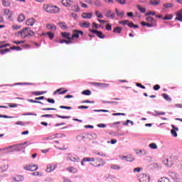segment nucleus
Wrapping results in <instances>:
<instances>
[{"label": "nucleus", "mask_w": 182, "mask_h": 182, "mask_svg": "<svg viewBox=\"0 0 182 182\" xmlns=\"http://www.w3.org/2000/svg\"><path fill=\"white\" fill-rule=\"evenodd\" d=\"M17 36H21V38H31V36H35V33L33 31L29 30V28H23L20 31L17 32Z\"/></svg>", "instance_id": "1"}, {"label": "nucleus", "mask_w": 182, "mask_h": 182, "mask_svg": "<svg viewBox=\"0 0 182 182\" xmlns=\"http://www.w3.org/2000/svg\"><path fill=\"white\" fill-rule=\"evenodd\" d=\"M43 9L48 14H58L60 11L58 6L52 4H43Z\"/></svg>", "instance_id": "2"}, {"label": "nucleus", "mask_w": 182, "mask_h": 182, "mask_svg": "<svg viewBox=\"0 0 182 182\" xmlns=\"http://www.w3.org/2000/svg\"><path fill=\"white\" fill-rule=\"evenodd\" d=\"M92 162L90 164V166H92V167H102V166H105V162L102 159H97L94 161H91Z\"/></svg>", "instance_id": "3"}, {"label": "nucleus", "mask_w": 182, "mask_h": 182, "mask_svg": "<svg viewBox=\"0 0 182 182\" xmlns=\"http://www.w3.org/2000/svg\"><path fill=\"white\" fill-rule=\"evenodd\" d=\"M162 162L165 166H167V167H171L173 166V159L171 156H166L162 158Z\"/></svg>", "instance_id": "4"}, {"label": "nucleus", "mask_w": 182, "mask_h": 182, "mask_svg": "<svg viewBox=\"0 0 182 182\" xmlns=\"http://www.w3.org/2000/svg\"><path fill=\"white\" fill-rule=\"evenodd\" d=\"M79 35H81V36H83V31L80 30H74L73 31V35L71 36V41H73V39H79Z\"/></svg>", "instance_id": "5"}, {"label": "nucleus", "mask_w": 182, "mask_h": 182, "mask_svg": "<svg viewBox=\"0 0 182 182\" xmlns=\"http://www.w3.org/2000/svg\"><path fill=\"white\" fill-rule=\"evenodd\" d=\"M90 32H92V33H94L95 35H97L100 39H105V36L103 34L102 31H99L97 30H93L92 28H90Z\"/></svg>", "instance_id": "6"}, {"label": "nucleus", "mask_w": 182, "mask_h": 182, "mask_svg": "<svg viewBox=\"0 0 182 182\" xmlns=\"http://www.w3.org/2000/svg\"><path fill=\"white\" fill-rule=\"evenodd\" d=\"M64 137H66V135L63 134H54L51 135L48 137H47V140H55V139H63Z\"/></svg>", "instance_id": "7"}, {"label": "nucleus", "mask_w": 182, "mask_h": 182, "mask_svg": "<svg viewBox=\"0 0 182 182\" xmlns=\"http://www.w3.org/2000/svg\"><path fill=\"white\" fill-rule=\"evenodd\" d=\"M139 181L140 182H149L150 181V176L145 173H141L139 175Z\"/></svg>", "instance_id": "8"}, {"label": "nucleus", "mask_w": 182, "mask_h": 182, "mask_svg": "<svg viewBox=\"0 0 182 182\" xmlns=\"http://www.w3.org/2000/svg\"><path fill=\"white\" fill-rule=\"evenodd\" d=\"M24 170H28L29 171H36L38 170V165L31 164L24 166Z\"/></svg>", "instance_id": "9"}, {"label": "nucleus", "mask_w": 182, "mask_h": 182, "mask_svg": "<svg viewBox=\"0 0 182 182\" xmlns=\"http://www.w3.org/2000/svg\"><path fill=\"white\" fill-rule=\"evenodd\" d=\"M66 156H68L67 160H70V161L75 162V161H79V160H80L78 156H73L70 154H66Z\"/></svg>", "instance_id": "10"}, {"label": "nucleus", "mask_w": 182, "mask_h": 182, "mask_svg": "<svg viewBox=\"0 0 182 182\" xmlns=\"http://www.w3.org/2000/svg\"><path fill=\"white\" fill-rule=\"evenodd\" d=\"M176 18H175V21H178L179 22H182V9H180L179 11H178L176 13Z\"/></svg>", "instance_id": "11"}, {"label": "nucleus", "mask_w": 182, "mask_h": 182, "mask_svg": "<svg viewBox=\"0 0 182 182\" xmlns=\"http://www.w3.org/2000/svg\"><path fill=\"white\" fill-rule=\"evenodd\" d=\"M4 16H6L8 19H11V18H12V11L9 9H5L4 10Z\"/></svg>", "instance_id": "12"}, {"label": "nucleus", "mask_w": 182, "mask_h": 182, "mask_svg": "<svg viewBox=\"0 0 182 182\" xmlns=\"http://www.w3.org/2000/svg\"><path fill=\"white\" fill-rule=\"evenodd\" d=\"M35 22H36L35 18H31L26 21V25H27V26H33V25H35Z\"/></svg>", "instance_id": "13"}, {"label": "nucleus", "mask_w": 182, "mask_h": 182, "mask_svg": "<svg viewBox=\"0 0 182 182\" xmlns=\"http://www.w3.org/2000/svg\"><path fill=\"white\" fill-rule=\"evenodd\" d=\"M61 36L63 38H65V39H68V41H72V37L70 33H68V32H63L61 33Z\"/></svg>", "instance_id": "14"}, {"label": "nucleus", "mask_w": 182, "mask_h": 182, "mask_svg": "<svg viewBox=\"0 0 182 182\" xmlns=\"http://www.w3.org/2000/svg\"><path fill=\"white\" fill-rule=\"evenodd\" d=\"M81 16L84 19H90L93 16V13H82Z\"/></svg>", "instance_id": "15"}, {"label": "nucleus", "mask_w": 182, "mask_h": 182, "mask_svg": "<svg viewBox=\"0 0 182 182\" xmlns=\"http://www.w3.org/2000/svg\"><path fill=\"white\" fill-rule=\"evenodd\" d=\"M55 168H56V165L49 164L47 166L46 172L51 173V171H53Z\"/></svg>", "instance_id": "16"}, {"label": "nucleus", "mask_w": 182, "mask_h": 182, "mask_svg": "<svg viewBox=\"0 0 182 182\" xmlns=\"http://www.w3.org/2000/svg\"><path fill=\"white\" fill-rule=\"evenodd\" d=\"M92 85H95V86H99L100 87H109V84L101 83V82H92Z\"/></svg>", "instance_id": "17"}, {"label": "nucleus", "mask_w": 182, "mask_h": 182, "mask_svg": "<svg viewBox=\"0 0 182 182\" xmlns=\"http://www.w3.org/2000/svg\"><path fill=\"white\" fill-rule=\"evenodd\" d=\"M105 16L107 18H109L110 19H114V13H112V11H108L107 13H105Z\"/></svg>", "instance_id": "18"}, {"label": "nucleus", "mask_w": 182, "mask_h": 182, "mask_svg": "<svg viewBox=\"0 0 182 182\" xmlns=\"http://www.w3.org/2000/svg\"><path fill=\"white\" fill-rule=\"evenodd\" d=\"M67 171H69V173H76L77 171V168H75V166H70L66 168Z\"/></svg>", "instance_id": "19"}, {"label": "nucleus", "mask_w": 182, "mask_h": 182, "mask_svg": "<svg viewBox=\"0 0 182 182\" xmlns=\"http://www.w3.org/2000/svg\"><path fill=\"white\" fill-rule=\"evenodd\" d=\"M58 26H60V28L63 31H65V29H68V25H66V23L65 22H59Z\"/></svg>", "instance_id": "20"}, {"label": "nucleus", "mask_w": 182, "mask_h": 182, "mask_svg": "<svg viewBox=\"0 0 182 182\" xmlns=\"http://www.w3.org/2000/svg\"><path fill=\"white\" fill-rule=\"evenodd\" d=\"M62 4L64 6H70V5H72V1H70V0H62Z\"/></svg>", "instance_id": "21"}, {"label": "nucleus", "mask_w": 182, "mask_h": 182, "mask_svg": "<svg viewBox=\"0 0 182 182\" xmlns=\"http://www.w3.org/2000/svg\"><path fill=\"white\" fill-rule=\"evenodd\" d=\"M25 146V143L23 144H17L16 146H11V149H14V150H21V149H22V146Z\"/></svg>", "instance_id": "22"}, {"label": "nucleus", "mask_w": 182, "mask_h": 182, "mask_svg": "<svg viewBox=\"0 0 182 182\" xmlns=\"http://www.w3.org/2000/svg\"><path fill=\"white\" fill-rule=\"evenodd\" d=\"M141 25H142V26H148V28H153V26H154V25H156V23H146L144 21H142L141 23Z\"/></svg>", "instance_id": "23"}, {"label": "nucleus", "mask_w": 182, "mask_h": 182, "mask_svg": "<svg viewBox=\"0 0 182 182\" xmlns=\"http://www.w3.org/2000/svg\"><path fill=\"white\" fill-rule=\"evenodd\" d=\"M149 4L154 6H157V5H160V0H151Z\"/></svg>", "instance_id": "24"}, {"label": "nucleus", "mask_w": 182, "mask_h": 182, "mask_svg": "<svg viewBox=\"0 0 182 182\" xmlns=\"http://www.w3.org/2000/svg\"><path fill=\"white\" fill-rule=\"evenodd\" d=\"M97 138V134H96V133L92 132V133H91V134H90L88 135V139H89L90 140H95V139H96Z\"/></svg>", "instance_id": "25"}, {"label": "nucleus", "mask_w": 182, "mask_h": 182, "mask_svg": "<svg viewBox=\"0 0 182 182\" xmlns=\"http://www.w3.org/2000/svg\"><path fill=\"white\" fill-rule=\"evenodd\" d=\"M163 6L164 8V9H168L170 8H173V6H174V5H173V4L171 3H166L163 4Z\"/></svg>", "instance_id": "26"}, {"label": "nucleus", "mask_w": 182, "mask_h": 182, "mask_svg": "<svg viewBox=\"0 0 182 182\" xmlns=\"http://www.w3.org/2000/svg\"><path fill=\"white\" fill-rule=\"evenodd\" d=\"M47 29H50L51 31H56V26L53 25V24H47L46 26Z\"/></svg>", "instance_id": "27"}, {"label": "nucleus", "mask_w": 182, "mask_h": 182, "mask_svg": "<svg viewBox=\"0 0 182 182\" xmlns=\"http://www.w3.org/2000/svg\"><path fill=\"white\" fill-rule=\"evenodd\" d=\"M173 15L172 14H166L163 18L164 21H171V19H173Z\"/></svg>", "instance_id": "28"}, {"label": "nucleus", "mask_w": 182, "mask_h": 182, "mask_svg": "<svg viewBox=\"0 0 182 182\" xmlns=\"http://www.w3.org/2000/svg\"><path fill=\"white\" fill-rule=\"evenodd\" d=\"M146 21H147V22H149V23H156V21H154V18L151 16L146 17Z\"/></svg>", "instance_id": "29"}, {"label": "nucleus", "mask_w": 182, "mask_h": 182, "mask_svg": "<svg viewBox=\"0 0 182 182\" xmlns=\"http://www.w3.org/2000/svg\"><path fill=\"white\" fill-rule=\"evenodd\" d=\"M14 181H23V176L19 175V176H16L14 178Z\"/></svg>", "instance_id": "30"}, {"label": "nucleus", "mask_w": 182, "mask_h": 182, "mask_svg": "<svg viewBox=\"0 0 182 182\" xmlns=\"http://www.w3.org/2000/svg\"><path fill=\"white\" fill-rule=\"evenodd\" d=\"M114 33H122V28L117 26L113 30Z\"/></svg>", "instance_id": "31"}, {"label": "nucleus", "mask_w": 182, "mask_h": 182, "mask_svg": "<svg viewBox=\"0 0 182 182\" xmlns=\"http://www.w3.org/2000/svg\"><path fill=\"white\" fill-rule=\"evenodd\" d=\"M122 160L126 159V161H134V158L133 156H122Z\"/></svg>", "instance_id": "32"}, {"label": "nucleus", "mask_w": 182, "mask_h": 182, "mask_svg": "<svg viewBox=\"0 0 182 182\" xmlns=\"http://www.w3.org/2000/svg\"><path fill=\"white\" fill-rule=\"evenodd\" d=\"M82 95L85 96H90L92 95V92L90 90H85L82 92Z\"/></svg>", "instance_id": "33"}, {"label": "nucleus", "mask_w": 182, "mask_h": 182, "mask_svg": "<svg viewBox=\"0 0 182 182\" xmlns=\"http://www.w3.org/2000/svg\"><path fill=\"white\" fill-rule=\"evenodd\" d=\"M81 28H90V23L89 22H83L80 24Z\"/></svg>", "instance_id": "34"}, {"label": "nucleus", "mask_w": 182, "mask_h": 182, "mask_svg": "<svg viewBox=\"0 0 182 182\" xmlns=\"http://www.w3.org/2000/svg\"><path fill=\"white\" fill-rule=\"evenodd\" d=\"M8 52H11L9 48L0 49V55H5V53H8Z\"/></svg>", "instance_id": "35"}, {"label": "nucleus", "mask_w": 182, "mask_h": 182, "mask_svg": "<svg viewBox=\"0 0 182 182\" xmlns=\"http://www.w3.org/2000/svg\"><path fill=\"white\" fill-rule=\"evenodd\" d=\"M25 21V15L21 14L18 17V22H23Z\"/></svg>", "instance_id": "36"}, {"label": "nucleus", "mask_w": 182, "mask_h": 182, "mask_svg": "<svg viewBox=\"0 0 182 182\" xmlns=\"http://www.w3.org/2000/svg\"><path fill=\"white\" fill-rule=\"evenodd\" d=\"M158 182H170V179L166 177H161L159 179Z\"/></svg>", "instance_id": "37"}, {"label": "nucleus", "mask_w": 182, "mask_h": 182, "mask_svg": "<svg viewBox=\"0 0 182 182\" xmlns=\"http://www.w3.org/2000/svg\"><path fill=\"white\" fill-rule=\"evenodd\" d=\"M128 26L129 28H134V29H137L139 28V25H134L133 22L128 23Z\"/></svg>", "instance_id": "38"}, {"label": "nucleus", "mask_w": 182, "mask_h": 182, "mask_svg": "<svg viewBox=\"0 0 182 182\" xmlns=\"http://www.w3.org/2000/svg\"><path fill=\"white\" fill-rule=\"evenodd\" d=\"M73 41L72 40H65V39H63L61 41H59V43H66L67 45H69V43H72Z\"/></svg>", "instance_id": "39"}, {"label": "nucleus", "mask_w": 182, "mask_h": 182, "mask_svg": "<svg viewBox=\"0 0 182 182\" xmlns=\"http://www.w3.org/2000/svg\"><path fill=\"white\" fill-rule=\"evenodd\" d=\"M162 97H164V99H165V100H168V102L171 101V98L167 95V94H162Z\"/></svg>", "instance_id": "40"}, {"label": "nucleus", "mask_w": 182, "mask_h": 182, "mask_svg": "<svg viewBox=\"0 0 182 182\" xmlns=\"http://www.w3.org/2000/svg\"><path fill=\"white\" fill-rule=\"evenodd\" d=\"M46 35L48 36L49 39L52 40L55 38V33L52 32H48Z\"/></svg>", "instance_id": "41"}, {"label": "nucleus", "mask_w": 182, "mask_h": 182, "mask_svg": "<svg viewBox=\"0 0 182 182\" xmlns=\"http://www.w3.org/2000/svg\"><path fill=\"white\" fill-rule=\"evenodd\" d=\"M115 12H116V14L117 15V16H122L123 17L124 15V12L123 11H119V10L117 9H115Z\"/></svg>", "instance_id": "42"}, {"label": "nucleus", "mask_w": 182, "mask_h": 182, "mask_svg": "<svg viewBox=\"0 0 182 182\" xmlns=\"http://www.w3.org/2000/svg\"><path fill=\"white\" fill-rule=\"evenodd\" d=\"M2 4L4 6H10L11 4L8 0H1Z\"/></svg>", "instance_id": "43"}, {"label": "nucleus", "mask_w": 182, "mask_h": 182, "mask_svg": "<svg viewBox=\"0 0 182 182\" xmlns=\"http://www.w3.org/2000/svg\"><path fill=\"white\" fill-rule=\"evenodd\" d=\"M137 9H139L140 11V12H141V14H144V12H146V8H143L140 5L137 6Z\"/></svg>", "instance_id": "44"}, {"label": "nucleus", "mask_w": 182, "mask_h": 182, "mask_svg": "<svg viewBox=\"0 0 182 182\" xmlns=\"http://www.w3.org/2000/svg\"><path fill=\"white\" fill-rule=\"evenodd\" d=\"M103 103H107L108 105H119V102L114 101H103Z\"/></svg>", "instance_id": "45"}, {"label": "nucleus", "mask_w": 182, "mask_h": 182, "mask_svg": "<svg viewBox=\"0 0 182 182\" xmlns=\"http://www.w3.org/2000/svg\"><path fill=\"white\" fill-rule=\"evenodd\" d=\"M10 50H22V48L19 46H13L10 48Z\"/></svg>", "instance_id": "46"}, {"label": "nucleus", "mask_w": 182, "mask_h": 182, "mask_svg": "<svg viewBox=\"0 0 182 182\" xmlns=\"http://www.w3.org/2000/svg\"><path fill=\"white\" fill-rule=\"evenodd\" d=\"M82 161H95V158L85 157L82 159Z\"/></svg>", "instance_id": "47"}, {"label": "nucleus", "mask_w": 182, "mask_h": 182, "mask_svg": "<svg viewBox=\"0 0 182 182\" xmlns=\"http://www.w3.org/2000/svg\"><path fill=\"white\" fill-rule=\"evenodd\" d=\"M95 15H96L97 18H100V19H102V18H103V15L102 14H100V12L99 11H95Z\"/></svg>", "instance_id": "48"}, {"label": "nucleus", "mask_w": 182, "mask_h": 182, "mask_svg": "<svg viewBox=\"0 0 182 182\" xmlns=\"http://www.w3.org/2000/svg\"><path fill=\"white\" fill-rule=\"evenodd\" d=\"M80 9L79 8V6L77 5H74L73 6V11H74V12H79Z\"/></svg>", "instance_id": "49"}, {"label": "nucleus", "mask_w": 182, "mask_h": 182, "mask_svg": "<svg viewBox=\"0 0 182 182\" xmlns=\"http://www.w3.org/2000/svg\"><path fill=\"white\" fill-rule=\"evenodd\" d=\"M129 123H130L132 124V126H133L134 124V123L133 122V121H130L129 119H127L124 123V126H128Z\"/></svg>", "instance_id": "50"}, {"label": "nucleus", "mask_w": 182, "mask_h": 182, "mask_svg": "<svg viewBox=\"0 0 182 182\" xmlns=\"http://www.w3.org/2000/svg\"><path fill=\"white\" fill-rule=\"evenodd\" d=\"M9 149H12V146H9L8 148H1L0 149V151H1V153H6V150H8Z\"/></svg>", "instance_id": "51"}, {"label": "nucleus", "mask_w": 182, "mask_h": 182, "mask_svg": "<svg viewBox=\"0 0 182 182\" xmlns=\"http://www.w3.org/2000/svg\"><path fill=\"white\" fill-rule=\"evenodd\" d=\"M149 147L150 149H153L154 150H156V149H157V144L152 143L149 144Z\"/></svg>", "instance_id": "52"}, {"label": "nucleus", "mask_w": 182, "mask_h": 182, "mask_svg": "<svg viewBox=\"0 0 182 182\" xmlns=\"http://www.w3.org/2000/svg\"><path fill=\"white\" fill-rule=\"evenodd\" d=\"M150 15L154 16V15H156V11H149L145 14V16H149Z\"/></svg>", "instance_id": "53"}, {"label": "nucleus", "mask_w": 182, "mask_h": 182, "mask_svg": "<svg viewBox=\"0 0 182 182\" xmlns=\"http://www.w3.org/2000/svg\"><path fill=\"white\" fill-rule=\"evenodd\" d=\"M143 168L141 167H137L134 168V173H140L141 171H142Z\"/></svg>", "instance_id": "54"}, {"label": "nucleus", "mask_w": 182, "mask_h": 182, "mask_svg": "<svg viewBox=\"0 0 182 182\" xmlns=\"http://www.w3.org/2000/svg\"><path fill=\"white\" fill-rule=\"evenodd\" d=\"M111 168H113L114 170H120V166L118 165H111Z\"/></svg>", "instance_id": "55"}, {"label": "nucleus", "mask_w": 182, "mask_h": 182, "mask_svg": "<svg viewBox=\"0 0 182 182\" xmlns=\"http://www.w3.org/2000/svg\"><path fill=\"white\" fill-rule=\"evenodd\" d=\"M28 102H30V103H39L40 105H43V103L41 101H36V100H29Z\"/></svg>", "instance_id": "56"}, {"label": "nucleus", "mask_w": 182, "mask_h": 182, "mask_svg": "<svg viewBox=\"0 0 182 182\" xmlns=\"http://www.w3.org/2000/svg\"><path fill=\"white\" fill-rule=\"evenodd\" d=\"M119 23L121 25H129V20H125V21H119Z\"/></svg>", "instance_id": "57"}, {"label": "nucleus", "mask_w": 182, "mask_h": 182, "mask_svg": "<svg viewBox=\"0 0 182 182\" xmlns=\"http://www.w3.org/2000/svg\"><path fill=\"white\" fill-rule=\"evenodd\" d=\"M46 100L48 103H51V105H54V103H55V100H53L52 98H48V99H46Z\"/></svg>", "instance_id": "58"}, {"label": "nucleus", "mask_w": 182, "mask_h": 182, "mask_svg": "<svg viewBox=\"0 0 182 182\" xmlns=\"http://www.w3.org/2000/svg\"><path fill=\"white\" fill-rule=\"evenodd\" d=\"M12 42L14 43H15L16 45H21V43H25V41H14Z\"/></svg>", "instance_id": "59"}, {"label": "nucleus", "mask_w": 182, "mask_h": 182, "mask_svg": "<svg viewBox=\"0 0 182 182\" xmlns=\"http://www.w3.org/2000/svg\"><path fill=\"white\" fill-rule=\"evenodd\" d=\"M118 4H120V5H124L126 4V0H115Z\"/></svg>", "instance_id": "60"}, {"label": "nucleus", "mask_w": 182, "mask_h": 182, "mask_svg": "<svg viewBox=\"0 0 182 182\" xmlns=\"http://www.w3.org/2000/svg\"><path fill=\"white\" fill-rule=\"evenodd\" d=\"M95 5H96V6H102V2L99 0H96L95 2Z\"/></svg>", "instance_id": "61"}, {"label": "nucleus", "mask_w": 182, "mask_h": 182, "mask_svg": "<svg viewBox=\"0 0 182 182\" xmlns=\"http://www.w3.org/2000/svg\"><path fill=\"white\" fill-rule=\"evenodd\" d=\"M171 133L173 137H177V132L174 131V129H171Z\"/></svg>", "instance_id": "62"}, {"label": "nucleus", "mask_w": 182, "mask_h": 182, "mask_svg": "<svg viewBox=\"0 0 182 182\" xmlns=\"http://www.w3.org/2000/svg\"><path fill=\"white\" fill-rule=\"evenodd\" d=\"M16 124H17V126H25V123L21 121H18L17 122H16Z\"/></svg>", "instance_id": "63"}, {"label": "nucleus", "mask_w": 182, "mask_h": 182, "mask_svg": "<svg viewBox=\"0 0 182 182\" xmlns=\"http://www.w3.org/2000/svg\"><path fill=\"white\" fill-rule=\"evenodd\" d=\"M160 90V85H156L154 86V90Z\"/></svg>", "instance_id": "64"}]
</instances>
